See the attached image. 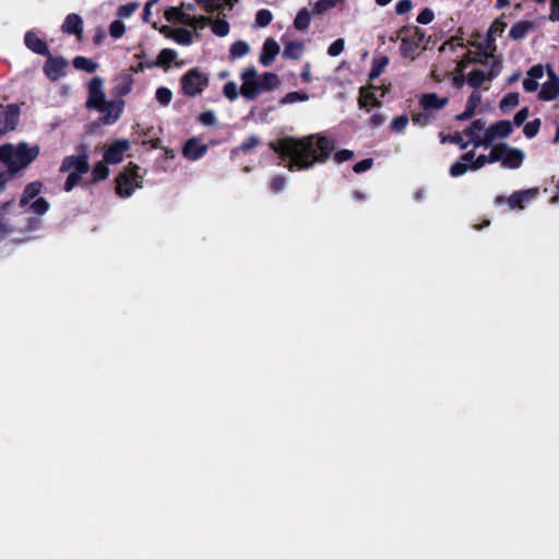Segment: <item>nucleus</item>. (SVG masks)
Returning <instances> with one entry per match:
<instances>
[{"label":"nucleus","mask_w":559,"mask_h":559,"mask_svg":"<svg viewBox=\"0 0 559 559\" xmlns=\"http://www.w3.org/2000/svg\"><path fill=\"white\" fill-rule=\"evenodd\" d=\"M281 162L289 171H301L316 164L325 163L335 150V141L320 134H310L302 138L284 136L269 143Z\"/></svg>","instance_id":"obj_1"},{"label":"nucleus","mask_w":559,"mask_h":559,"mask_svg":"<svg viewBox=\"0 0 559 559\" xmlns=\"http://www.w3.org/2000/svg\"><path fill=\"white\" fill-rule=\"evenodd\" d=\"M39 155V146H29L26 142L16 145L5 143L0 145V162L7 166V170L14 177L26 169Z\"/></svg>","instance_id":"obj_2"},{"label":"nucleus","mask_w":559,"mask_h":559,"mask_svg":"<svg viewBox=\"0 0 559 559\" xmlns=\"http://www.w3.org/2000/svg\"><path fill=\"white\" fill-rule=\"evenodd\" d=\"M240 79L242 81L240 94L248 100H253L262 92H271L281 84V80L276 73L264 72L259 76L254 67L245 69Z\"/></svg>","instance_id":"obj_3"},{"label":"nucleus","mask_w":559,"mask_h":559,"mask_svg":"<svg viewBox=\"0 0 559 559\" xmlns=\"http://www.w3.org/2000/svg\"><path fill=\"white\" fill-rule=\"evenodd\" d=\"M141 179L139 166L130 162L116 178V193L123 199L131 197L136 188L142 187Z\"/></svg>","instance_id":"obj_4"},{"label":"nucleus","mask_w":559,"mask_h":559,"mask_svg":"<svg viewBox=\"0 0 559 559\" xmlns=\"http://www.w3.org/2000/svg\"><path fill=\"white\" fill-rule=\"evenodd\" d=\"M525 154L522 150L511 147L501 142L491 147V160L501 163V166L509 169H518L522 166Z\"/></svg>","instance_id":"obj_5"},{"label":"nucleus","mask_w":559,"mask_h":559,"mask_svg":"<svg viewBox=\"0 0 559 559\" xmlns=\"http://www.w3.org/2000/svg\"><path fill=\"white\" fill-rule=\"evenodd\" d=\"M180 83L183 95L194 97L207 87L209 78L198 68H192L182 75Z\"/></svg>","instance_id":"obj_6"},{"label":"nucleus","mask_w":559,"mask_h":559,"mask_svg":"<svg viewBox=\"0 0 559 559\" xmlns=\"http://www.w3.org/2000/svg\"><path fill=\"white\" fill-rule=\"evenodd\" d=\"M390 87H391L390 83L388 85L382 84L380 86H377V85L370 84L368 87H360L359 99H358L359 106L361 108H367L369 106L370 107H380L381 102L379 100L376 92L380 91L379 96L384 97L385 94L388 93V91L390 90Z\"/></svg>","instance_id":"obj_7"},{"label":"nucleus","mask_w":559,"mask_h":559,"mask_svg":"<svg viewBox=\"0 0 559 559\" xmlns=\"http://www.w3.org/2000/svg\"><path fill=\"white\" fill-rule=\"evenodd\" d=\"M106 95L103 91V80L98 76L93 78L88 83V97L86 100V108L88 109H104Z\"/></svg>","instance_id":"obj_8"},{"label":"nucleus","mask_w":559,"mask_h":559,"mask_svg":"<svg viewBox=\"0 0 559 559\" xmlns=\"http://www.w3.org/2000/svg\"><path fill=\"white\" fill-rule=\"evenodd\" d=\"M537 193L536 189H527L520 190L513 192L509 198L504 195H498L495 199V204L499 205L504 202H508L511 210L519 209L523 210L526 206V202H528L532 198H534Z\"/></svg>","instance_id":"obj_9"},{"label":"nucleus","mask_w":559,"mask_h":559,"mask_svg":"<svg viewBox=\"0 0 559 559\" xmlns=\"http://www.w3.org/2000/svg\"><path fill=\"white\" fill-rule=\"evenodd\" d=\"M130 148V142L126 139L115 140L104 152V162L109 165L119 164Z\"/></svg>","instance_id":"obj_10"},{"label":"nucleus","mask_w":559,"mask_h":559,"mask_svg":"<svg viewBox=\"0 0 559 559\" xmlns=\"http://www.w3.org/2000/svg\"><path fill=\"white\" fill-rule=\"evenodd\" d=\"M47 60L44 64V73L45 75L52 82L58 81L62 75L64 69L68 67V61L63 57H53L49 52V56H46Z\"/></svg>","instance_id":"obj_11"},{"label":"nucleus","mask_w":559,"mask_h":559,"mask_svg":"<svg viewBox=\"0 0 559 559\" xmlns=\"http://www.w3.org/2000/svg\"><path fill=\"white\" fill-rule=\"evenodd\" d=\"M75 171L86 174L90 170L88 156L86 154L66 156L61 163L60 173Z\"/></svg>","instance_id":"obj_12"},{"label":"nucleus","mask_w":559,"mask_h":559,"mask_svg":"<svg viewBox=\"0 0 559 559\" xmlns=\"http://www.w3.org/2000/svg\"><path fill=\"white\" fill-rule=\"evenodd\" d=\"M424 37V32L417 26L414 27L413 34L411 36H405L402 38L400 46L401 55L404 58L412 57L413 53L419 48Z\"/></svg>","instance_id":"obj_13"},{"label":"nucleus","mask_w":559,"mask_h":559,"mask_svg":"<svg viewBox=\"0 0 559 559\" xmlns=\"http://www.w3.org/2000/svg\"><path fill=\"white\" fill-rule=\"evenodd\" d=\"M21 109L17 104L7 105L0 118V123L3 126L4 131H13L16 129L20 121Z\"/></svg>","instance_id":"obj_14"},{"label":"nucleus","mask_w":559,"mask_h":559,"mask_svg":"<svg viewBox=\"0 0 559 559\" xmlns=\"http://www.w3.org/2000/svg\"><path fill=\"white\" fill-rule=\"evenodd\" d=\"M209 146L202 144L198 138H190L182 147V155L189 160H198L205 155Z\"/></svg>","instance_id":"obj_15"},{"label":"nucleus","mask_w":559,"mask_h":559,"mask_svg":"<svg viewBox=\"0 0 559 559\" xmlns=\"http://www.w3.org/2000/svg\"><path fill=\"white\" fill-rule=\"evenodd\" d=\"M549 81L544 83L538 94L542 100H554L559 96V78L557 74L548 68Z\"/></svg>","instance_id":"obj_16"},{"label":"nucleus","mask_w":559,"mask_h":559,"mask_svg":"<svg viewBox=\"0 0 559 559\" xmlns=\"http://www.w3.org/2000/svg\"><path fill=\"white\" fill-rule=\"evenodd\" d=\"M61 31L64 34L75 35L81 39L83 34V19L76 13L68 14L61 25Z\"/></svg>","instance_id":"obj_17"},{"label":"nucleus","mask_w":559,"mask_h":559,"mask_svg":"<svg viewBox=\"0 0 559 559\" xmlns=\"http://www.w3.org/2000/svg\"><path fill=\"white\" fill-rule=\"evenodd\" d=\"M25 46L33 52L40 56H49V48L46 41L39 38L33 31H27L24 36Z\"/></svg>","instance_id":"obj_18"},{"label":"nucleus","mask_w":559,"mask_h":559,"mask_svg":"<svg viewBox=\"0 0 559 559\" xmlns=\"http://www.w3.org/2000/svg\"><path fill=\"white\" fill-rule=\"evenodd\" d=\"M449 103L448 97H440L436 93H424L419 98V105L425 110H440Z\"/></svg>","instance_id":"obj_19"},{"label":"nucleus","mask_w":559,"mask_h":559,"mask_svg":"<svg viewBox=\"0 0 559 559\" xmlns=\"http://www.w3.org/2000/svg\"><path fill=\"white\" fill-rule=\"evenodd\" d=\"M280 53V45L273 38H267L263 43L259 61L262 66H270Z\"/></svg>","instance_id":"obj_20"},{"label":"nucleus","mask_w":559,"mask_h":559,"mask_svg":"<svg viewBox=\"0 0 559 559\" xmlns=\"http://www.w3.org/2000/svg\"><path fill=\"white\" fill-rule=\"evenodd\" d=\"M123 110V102H107L104 109H98L99 112L104 114L103 121L106 124L116 122Z\"/></svg>","instance_id":"obj_21"},{"label":"nucleus","mask_w":559,"mask_h":559,"mask_svg":"<svg viewBox=\"0 0 559 559\" xmlns=\"http://www.w3.org/2000/svg\"><path fill=\"white\" fill-rule=\"evenodd\" d=\"M43 182L41 181H33L25 186L22 197L20 199V206L25 207L33 199L38 197L41 192Z\"/></svg>","instance_id":"obj_22"},{"label":"nucleus","mask_w":559,"mask_h":559,"mask_svg":"<svg viewBox=\"0 0 559 559\" xmlns=\"http://www.w3.org/2000/svg\"><path fill=\"white\" fill-rule=\"evenodd\" d=\"M534 28V23L532 21H519L512 25L509 36L513 40H522L527 34Z\"/></svg>","instance_id":"obj_23"},{"label":"nucleus","mask_w":559,"mask_h":559,"mask_svg":"<svg viewBox=\"0 0 559 559\" xmlns=\"http://www.w3.org/2000/svg\"><path fill=\"white\" fill-rule=\"evenodd\" d=\"M178 53L176 50L171 48H164L157 55V58L154 60V64H156V68L168 70L176 61Z\"/></svg>","instance_id":"obj_24"},{"label":"nucleus","mask_w":559,"mask_h":559,"mask_svg":"<svg viewBox=\"0 0 559 559\" xmlns=\"http://www.w3.org/2000/svg\"><path fill=\"white\" fill-rule=\"evenodd\" d=\"M163 33L169 32L168 36L171 37L177 44L189 46L192 44V33L187 28H176L170 31L168 26H164Z\"/></svg>","instance_id":"obj_25"},{"label":"nucleus","mask_w":559,"mask_h":559,"mask_svg":"<svg viewBox=\"0 0 559 559\" xmlns=\"http://www.w3.org/2000/svg\"><path fill=\"white\" fill-rule=\"evenodd\" d=\"M165 19L169 23H182L192 25L190 22L191 16L186 14L180 7H170L165 11Z\"/></svg>","instance_id":"obj_26"},{"label":"nucleus","mask_w":559,"mask_h":559,"mask_svg":"<svg viewBox=\"0 0 559 559\" xmlns=\"http://www.w3.org/2000/svg\"><path fill=\"white\" fill-rule=\"evenodd\" d=\"M261 144V140L258 135H250L246 141H243L240 145L231 148L230 157L235 158L240 153H249L257 146Z\"/></svg>","instance_id":"obj_27"},{"label":"nucleus","mask_w":559,"mask_h":559,"mask_svg":"<svg viewBox=\"0 0 559 559\" xmlns=\"http://www.w3.org/2000/svg\"><path fill=\"white\" fill-rule=\"evenodd\" d=\"M304 49L305 45L302 41L289 40L284 45L283 57L298 60L301 57Z\"/></svg>","instance_id":"obj_28"},{"label":"nucleus","mask_w":559,"mask_h":559,"mask_svg":"<svg viewBox=\"0 0 559 559\" xmlns=\"http://www.w3.org/2000/svg\"><path fill=\"white\" fill-rule=\"evenodd\" d=\"M488 130L491 134H493V138H508L512 131V123L509 120H500L493 124H491Z\"/></svg>","instance_id":"obj_29"},{"label":"nucleus","mask_w":559,"mask_h":559,"mask_svg":"<svg viewBox=\"0 0 559 559\" xmlns=\"http://www.w3.org/2000/svg\"><path fill=\"white\" fill-rule=\"evenodd\" d=\"M389 61L390 59L388 56H380L373 58L371 69L369 72V80L373 81L378 79L385 69V67L389 64Z\"/></svg>","instance_id":"obj_30"},{"label":"nucleus","mask_w":559,"mask_h":559,"mask_svg":"<svg viewBox=\"0 0 559 559\" xmlns=\"http://www.w3.org/2000/svg\"><path fill=\"white\" fill-rule=\"evenodd\" d=\"M73 67L87 73H94L98 66L96 62L86 57L78 56L73 59Z\"/></svg>","instance_id":"obj_31"},{"label":"nucleus","mask_w":559,"mask_h":559,"mask_svg":"<svg viewBox=\"0 0 559 559\" xmlns=\"http://www.w3.org/2000/svg\"><path fill=\"white\" fill-rule=\"evenodd\" d=\"M520 102L519 93L510 92L500 100L499 107L502 112H508L510 109L516 107Z\"/></svg>","instance_id":"obj_32"},{"label":"nucleus","mask_w":559,"mask_h":559,"mask_svg":"<svg viewBox=\"0 0 559 559\" xmlns=\"http://www.w3.org/2000/svg\"><path fill=\"white\" fill-rule=\"evenodd\" d=\"M104 160L98 162L92 169V183L105 180L109 176V168Z\"/></svg>","instance_id":"obj_33"},{"label":"nucleus","mask_w":559,"mask_h":559,"mask_svg":"<svg viewBox=\"0 0 559 559\" xmlns=\"http://www.w3.org/2000/svg\"><path fill=\"white\" fill-rule=\"evenodd\" d=\"M310 22H311L310 12L308 11V9L304 8L297 13V15L294 20V26L298 31H306L309 27Z\"/></svg>","instance_id":"obj_34"},{"label":"nucleus","mask_w":559,"mask_h":559,"mask_svg":"<svg viewBox=\"0 0 559 559\" xmlns=\"http://www.w3.org/2000/svg\"><path fill=\"white\" fill-rule=\"evenodd\" d=\"M466 80L469 86L478 88L486 80H488V76L483 70L474 69L467 74Z\"/></svg>","instance_id":"obj_35"},{"label":"nucleus","mask_w":559,"mask_h":559,"mask_svg":"<svg viewBox=\"0 0 559 559\" xmlns=\"http://www.w3.org/2000/svg\"><path fill=\"white\" fill-rule=\"evenodd\" d=\"M134 80L130 73H122L117 85L118 94L120 96L128 95L133 86Z\"/></svg>","instance_id":"obj_36"},{"label":"nucleus","mask_w":559,"mask_h":559,"mask_svg":"<svg viewBox=\"0 0 559 559\" xmlns=\"http://www.w3.org/2000/svg\"><path fill=\"white\" fill-rule=\"evenodd\" d=\"M439 136L441 143L450 142L452 144L459 145L461 150H465L469 144L468 141L463 140V136L460 132H455L453 134H445L443 132H440Z\"/></svg>","instance_id":"obj_37"},{"label":"nucleus","mask_w":559,"mask_h":559,"mask_svg":"<svg viewBox=\"0 0 559 559\" xmlns=\"http://www.w3.org/2000/svg\"><path fill=\"white\" fill-rule=\"evenodd\" d=\"M212 32L219 37H224L229 33V23L224 19L212 20L211 22Z\"/></svg>","instance_id":"obj_38"},{"label":"nucleus","mask_w":559,"mask_h":559,"mask_svg":"<svg viewBox=\"0 0 559 559\" xmlns=\"http://www.w3.org/2000/svg\"><path fill=\"white\" fill-rule=\"evenodd\" d=\"M250 50L248 43L245 40L235 41L229 49V53L233 58H241L246 56Z\"/></svg>","instance_id":"obj_39"},{"label":"nucleus","mask_w":559,"mask_h":559,"mask_svg":"<svg viewBox=\"0 0 559 559\" xmlns=\"http://www.w3.org/2000/svg\"><path fill=\"white\" fill-rule=\"evenodd\" d=\"M309 99V95L304 92H289L283 98H281V105H288L296 102H306Z\"/></svg>","instance_id":"obj_40"},{"label":"nucleus","mask_w":559,"mask_h":559,"mask_svg":"<svg viewBox=\"0 0 559 559\" xmlns=\"http://www.w3.org/2000/svg\"><path fill=\"white\" fill-rule=\"evenodd\" d=\"M219 0H195V2L203 7L204 11L213 14L215 12H223L224 5L218 2Z\"/></svg>","instance_id":"obj_41"},{"label":"nucleus","mask_w":559,"mask_h":559,"mask_svg":"<svg viewBox=\"0 0 559 559\" xmlns=\"http://www.w3.org/2000/svg\"><path fill=\"white\" fill-rule=\"evenodd\" d=\"M485 129V121L481 119L474 120L464 131L463 133L471 138V141L474 136H478L479 132Z\"/></svg>","instance_id":"obj_42"},{"label":"nucleus","mask_w":559,"mask_h":559,"mask_svg":"<svg viewBox=\"0 0 559 559\" xmlns=\"http://www.w3.org/2000/svg\"><path fill=\"white\" fill-rule=\"evenodd\" d=\"M433 115L429 110L423 109V111L413 115V121L415 124L426 127L433 120Z\"/></svg>","instance_id":"obj_43"},{"label":"nucleus","mask_w":559,"mask_h":559,"mask_svg":"<svg viewBox=\"0 0 559 559\" xmlns=\"http://www.w3.org/2000/svg\"><path fill=\"white\" fill-rule=\"evenodd\" d=\"M155 97L162 106H168L173 99V92L168 87L160 86L156 90Z\"/></svg>","instance_id":"obj_44"},{"label":"nucleus","mask_w":559,"mask_h":559,"mask_svg":"<svg viewBox=\"0 0 559 559\" xmlns=\"http://www.w3.org/2000/svg\"><path fill=\"white\" fill-rule=\"evenodd\" d=\"M49 207V202L44 198H37L29 205L31 211L37 215H44L45 213L48 212Z\"/></svg>","instance_id":"obj_45"},{"label":"nucleus","mask_w":559,"mask_h":559,"mask_svg":"<svg viewBox=\"0 0 559 559\" xmlns=\"http://www.w3.org/2000/svg\"><path fill=\"white\" fill-rule=\"evenodd\" d=\"M540 126L542 121L539 118H535L534 120L528 121L523 129L525 136L528 139L536 136L539 132Z\"/></svg>","instance_id":"obj_46"},{"label":"nucleus","mask_w":559,"mask_h":559,"mask_svg":"<svg viewBox=\"0 0 559 559\" xmlns=\"http://www.w3.org/2000/svg\"><path fill=\"white\" fill-rule=\"evenodd\" d=\"M273 19V14L267 9H261L255 14V24L260 27L267 26Z\"/></svg>","instance_id":"obj_47"},{"label":"nucleus","mask_w":559,"mask_h":559,"mask_svg":"<svg viewBox=\"0 0 559 559\" xmlns=\"http://www.w3.org/2000/svg\"><path fill=\"white\" fill-rule=\"evenodd\" d=\"M126 33V26L121 20H115L109 25V34L112 38L118 39Z\"/></svg>","instance_id":"obj_48"},{"label":"nucleus","mask_w":559,"mask_h":559,"mask_svg":"<svg viewBox=\"0 0 559 559\" xmlns=\"http://www.w3.org/2000/svg\"><path fill=\"white\" fill-rule=\"evenodd\" d=\"M493 140H495L493 134H491L490 131L487 129L484 138H481L480 135L474 136V139L471 142H473L475 147H480V146L488 147L491 145Z\"/></svg>","instance_id":"obj_49"},{"label":"nucleus","mask_w":559,"mask_h":559,"mask_svg":"<svg viewBox=\"0 0 559 559\" xmlns=\"http://www.w3.org/2000/svg\"><path fill=\"white\" fill-rule=\"evenodd\" d=\"M139 4L136 2H129L127 4L120 5L118 8L117 15L120 19L130 17L138 9Z\"/></svg>","instance_id":"obj_50"},{"label":"nucleus","mask_w":559,"mask_h":559,"mask_svg":"<svg viewBox=\"0 0 559 559\" xmlns=\"http://www.w3.org/2000/svg\"><path fill=\"white\" fill-rule=\"evenodd\" d=\"M286 181H287V179L285 176L277 175V176L273 177L272 180L270 181L271 191L274 193H278V192L283 191L285 189Z\"/></svg>","instance_id":"obj_51"},{"label":"nucleus","mask_w":559,"mask_h":559,"mask_svg":"<svg viewBox=\"0 0 559 559\" xmlns=\"http://www.w3.org/2000/svg\"><path fill=\"white\" fill-rule=\"evenodd\" d=\"M83 174H78L75 171H71L64 182L63 190L66 192H70L74 189L75 186L80 183L81 177Z\"/></svg>","instance_id":"obj_52"},{"label":"nucleus","mask_w":559,"mask_h":559,"mask_svg":"<svg viewBox=\"0 0 559 559\" xmlns=\"http://www.w3.org/2000/svg\"><path fill=\"white\" fill-rule=\"evenodd\" d=\"M487 163L492 164L496 160H491V152L488 155L480 154L478 155L474 162L469 165L471 169L478 170L483 168Z\"/></svg>","instance_id":"obj_53"},{"label":"nucleus","mask_w":559,"mask_h":559,"mask_svg":"<svg viewBox=\"0 0 559 559\" xmlns=\"http://www.w3.org/2000/svg\"><path fill=\"white\" fill-rule=\"evenodd\" d=\"M468 168H471L468 164L457 160L451 165L449 173L452 177H460L464 175Z\"/></svg>","instance_id":"obj_54"},{"label":"nucleus","mask_w":559,"mask_h":559,"mask_svg":"<svg viewBox=\"0 0 559 559\" xmlns=\"http://www.w3.org/2000/svg\"><path fill=\"white\" fill-rule=\"evenodd\" d=\"M408 117L406 115L397 116L391 123V129L395 132H402L408 124Z\"/></svg>","instance_id":"obj_55"},{"label":"nucleus","mask_w":559,"mask_h":559,"mask_svg":"<svg viewBox=\"0 0 559 559\" xmlns=\"http://www.w3.org/2000/svg\"><path fill=\"white\" fill-rule=\"evenodd\" d=\"M223 94L229 100H235L238 97L237 84L233 81L227 82L223 87Z\"/></svg>","instance_id":"obj_56"},{"label":"nucleus","mask_w":559,"mask_h":559,"mask_svg":"<svg viewBox=\"0 0 559 559\" xmlns=\"http://www.w3.org/2000/svg\"><path fill=\"white\" fill-rule=\"evenodd\" d=\"M345 41L343 38H337L334 40L328 48V53L331 57H336L341 55L344 50Z\"/></svg>","instance_id":"obj_57"},{"label":"nucleus","mask_w":559,"mask_h":559,"mask_svg":"<svg viewBox=\"0 0 559 559\" xmlns=\"http://www.w3.org/2000/svg\"><path fill=\"white\" fill-rule=\"evenodd\" d=\"M435 19V13L431 9L429 8H425L423 9L419 14L417 15V19L416 21L419 23V24H429L433 21Z\"/></svg>","instance_id":"obj_58"},{"label":"nucleus","mask_w":559,"mask_h":559,"mask_svg":"<svg viewBox=\"0 0 559 559\" xmlns=\"http://www.w3.org/2000/svg\"><path fill=\"white\" fill-rule=\"evenodd\" d=\"M507 27V23L503 22L501 19H496L492 24L490 25L488 33L492 35L501 36Z\"/></svg>","instance_id":"obj_59"},{"label":"nucleus","mask_w":559,"mask_h":559,"mask_svg":"<svg viewBox=\"0 0 559 559\" xmlns=\"http://www.w3.org/2000/svg\"><path fill=\"white\" fill-rule=\"evenodd\" d=\"M481 102L480 93L477 91L472 92L466 102V108L476 111V108L479 106Z\"/></svg>","instance_id":"obj_60"},{"label":"nucleus","mask_w":559,"mask_h":559,"mask_svg":"<svg viewBox=\"0 0 559 559\" xmlns=\"http://www.w3.org/2000/svg\"><path fill=\"white\" fill-rule=\"evenodd\" d=\"M501 70H502L501 60L493 58L490 69H489V72L487 74L488 80L492 81L493 79H496L500 74Z\"/></svg>","instance_id":"obj_61"},{"label":"nucleus","mask_w":559,"mask_h":559,"mask_svg":"<svg viewBox=\"0 0 559 559\" xmlns=\"http://www.w3.org/2000/svg\"><path fill=\"white\" fill-rule=\"evenodd\" d=\"M372 165H373L372 158H365V159L356 163L353 167V170L356 174H361V173L369 170L372 167Z\"/></svg>","instance_id":"obj_62"},{"label":"nucleus","mask_w":559,"mask_h":559,"mask_svg":"<svg viewBox=\"0 0 559 559\" xmlns=\"http://www.w3.org/2000/svg\"><path fill=\"white\" fill-rule=\"evenodd\" d=\"M354 157V152L350 150H341L334 154V160L337 164H342L344 162H347Z\"/></svg>","instance_id":"obj_63"},{"label":"nucleus","mask_w":559,"mask_h":559,"mask_svg":"<svg viewBox=\"0 0 559 559\" xmlns=\"http://www.w3.org/2000/svg\"><path fill=\"white\" fill-rule=\"evenodd\" d=\"M528 115H530V109L528 107H524L522 109H520L513 117V123L516 126V127H521L525 120L528 118Z\"/></svg>","instance_id":"obj_64"}]
</instances>
